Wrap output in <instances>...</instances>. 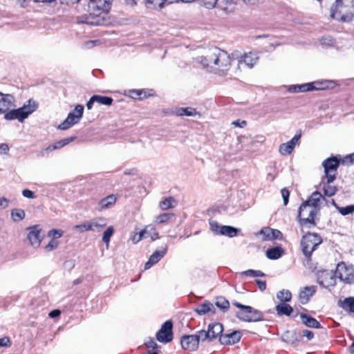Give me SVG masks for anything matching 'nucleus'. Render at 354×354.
Masks as SVG:
<instances>
[{
	"label": "nucleus",
	"instance_id": "f257e3e1",
	"mask_svg": "<svg viewBox=\"0 0 354 354\" xmlns=\"http://www.w3.org/2000/svg\"><path fill=\"white\" fill-rule=\"evenodd\" d=\"M319 208L304 201L299 208V223L301 226L309 224L308 227L316 225L315 221L316 215L318 214Z\"/></svg>",
	"mask_w": 354,
	"mask_h": 354
},
{
	"label": "nucleus",
	"instance_id": "f03ea898",
	"mask_svg": "<svg viewBox=\"0 0 354 354\" xmlns=\"http://www.w3.org/2000/svg\"><path fill=\"white\" fill-rule=\"evenodd\" d=\"M37 108V104L32 99L28 100L23 106L19 109H12L5 115L6 120H18L23 122L29 115L33 113Z\"/></svg>",
	"mask_w": 354,
	"mask_h": 354
},
{
	"label": "nucleus",
	"instance_id": "7ed1b4c3",
	"mask_svg": "<svg viewBox=\"0 0 354 354\" xmlns=\"http://www.w3.org/2000/svg\"><path fill=\"white\" fill-rule=\"evenodd\" d=\"M342 160L339 156H336L328 158L322 162L324 170V176L322 178V183L327 180L328 183H332L336 179L337 169L342 163Z\"/></svg>",
	"mask_w": 354,
	"mask_h": 354
},
{
	"label": "nucleus",
	"instance_id": "20e7f679",
	"mask_svg": "<svg viewBox=\"0 0 354 354\" xmlns=\"http://www.w3.org/2000/svg\"><path fill=\"white\" fill-rule=\"evenodd\" d=\"M233 305L241 309L236 313V317L242 321L247 322H256L263 319V313L250 306L243 305L237 301H234Z\"/></svg>",
	"mask_w": 354,
	"mask_h": 354
},
{
	"label": "nucleus",
	"instance_id": "39448f33",
	"mask_svg": "<svg viewBox=\"0 0 354 354\" xmlns=\"http://www.w3.org/2000/svg\"><path fill=\"white\" fill-rule=\"evenodd\" d=\"M322 243V237L317 233L308 232L301 241V249L307 258H310L317 246Z\"/></svg>",
	"mask_w": 354,
	"mask_h": 354
},
{
	"label": "nucleus",
	"instance_id": "423d86ee",
	"mask_svg": "<svg viewBox=\"0 0 354 354\" xmlns=\"http://www.w3.org/2000/svg\"><path fill=\"white\" fill-rule=\"evenodd\" d=\"M335 276L345 284L354 283V266L342 261L337 265Z\"/></svg>",
	"mask_w": 354,
	"mask_h": 354
},
{
	"label": "nucleus",
	"instance_id": "0eeeda50",
	"mask_svg": "<svg viewBox=\"0 0 354 354\" xmlns=\"http://www.w3.org/2000/svg\"><path fill=\"white\" fill-rule=\"evenodd\" d=\"M84 106L81 104L75 106L74 110L68 114L66 118L58 126L60 130H67L77 124L82 118Z\"/></svg>",
	"mask_w": 354,
	"mask_h": 354
},
{
	"label": "nucleus",
	"instance_id": "6e6552de",
	"mask_svg": "<svg viewBox=\"0 0 354 354\" xmlns=\"http://www.w3.org/2000/svg\"><path fill=\"white\" fill-rule=\"evenodd\" d=\"M216 58L214 60V68L213 71H219L221 72L227 71L230 69L231 65V59L227 52L218 48Z\"/></svg>",
	"mask_w": 354,
	"mask_h": 354
},
{
	"label": "nucleus",
	"instance_id": "1a4fd4ad",
	"mask_svg": "<svg viewBox=\"0 0 354 354\" xmlns=\"http://www.w3.org/2000/svg\"><path fill=\"white\" fill-rule=\"evenodd\" d=\"M335 272L329 270H319L317 272V281L323 288H330L336 285Z\"/></svg>",
	"mask_w": 354,
	"mask_h": 354
},
{
	"label": "nucleus",
	"instance_id": "9d476101",
	"mask_svg": "<svg viewBox=\"0 0 354 354\" xmlns=\"http://www.w3.org/2000/svg\"><path fill=\"white\" fill-rule=\"evenodd\" d=\"M173 324L170 320L166 321L156 333V339L160 342L168 343L172 340Z\"/></svg>",
	"mask_w": 354,
	"mask_h": 354
},
{
	"label": "nucleus",
	"instance_id": "9b49d317",
	"mask_svg": "<svg viewBox=\"0 0 354 354\" xmlns=\"http://www.w3.org/2000/svg\"><path fill=\"white\" fill-rule=\"evenodd\" d=\"M15 99L12 95L0 92V115L7 114L12 108L15 107Z\"/></svg>",
	"mask_w": 354,
	"mask_h": 354
},
{
	"label": "nucleus",
	"instance_id": "f8f14e48",
	"mask_svg": "<svg viewBox=\"0 0 354 354\" xmlns=\"http://www.w3.org/2000/svg\"><path fill=\"white\" fill-rule=\"evenodd\" d=\"M216 50H218L217 47L212 48L205 56L198 57V61L209 71H212L214 68V60L217 54Z\"/></svg>",
	"mask_w": 354,
	"mask_h": 354
},
{
	"label": "nucleus",
	"instance_id": "ddd939ff",
	"mask_svg": "<svg viewBox=\"0 0 354 354\" xmlns=\"http://www.w3.org/2000/svg\"><path fill=\"white\" fill-rule=\"evenodd\" d=\"M242 337L239 330H234L230 333H222L219 337V342L223 345H233L238 343Z\"/></svg>",
	"mask_w": 354,
	"mask_h": 354
},
{
	"label": "nucleus",
	"instance_id": "4468645a",
	"mask_svg": "<svg viewBox=\"0 0 354 354\" xmlns=\"http://www.w3.org/2000/svg\"><path fill=\"white\" fill-rule=\"evenodd\" d=\"M76 138H77L76 136H71V137H69V138H64V139L60 140H59L57 142H55L53 145H50L48 147H46V149L41 150L40 151V154H41V156H45L49 152H51V151H53L54 150L59 149L66 146L69 143L73 142Z\"/></svg>",
	"mask_w": 354,
	"mask_h": 354
},
{
	"label": "nucleus",
	"instance_id": "2eb2a0df",
	"mask_svg": "<svg viewBox=\"0 0 354 354\" xmlns=\"http://www.w3.org/2000/svg\"><path fill=\"white\" fill-rule=\"evenodd\" d=\"M182 348L189 351H195L198 348V339L194 335H185L181 337Z\"/></svg>",
	"mask_w": 354,
	"mask_h": 354
},
{
	"label": "nucleus",
	"instance_id": "dca6fc26",
	"mask_svg": "<svg viewBox=\"0 0 354 354\" xmlns=\"http://www.w3.org/2000/svg\"><path fill=\"white\" fill-rule=\"evenodd\" d=\"M29 232L27 236L30 243L32 246H39L41 241V228L39 225H33L27 229Z\"/></svg>",
	"mask_w": 354,
	"mask_h": 354
},
{
	"label": "nucleus",
	"instance_id": "f3484780",
	"mask_svg": "<svg viewBox=\"0 0 354 354\" xmlns=\"http://www.w3.org/2000/svg\"><path fill=\"white\" fill-rule=\"evenodd\" d=\"M167 251V245H165L161 248L160 250H156L150 257L145 264V269L147 270L152 267L153 265L157 263L166 254Z\"/></svg>",
	"mask_w": 354,
	"mask_h": 354
},
{
	"label": "nucleus",
	"instance_id": "a211bd4d",
	"mask_svg": "<svg viewBox=\"0 0 354 354\" xmlns=\"http://www.w3.org/2000/svg\"><path fill=\"white\" fill-rule=\"evenodd\" d=\"M167 251V245H165L161 248L160 250H156L150 257L145 264V269L147 270L152 267L153 265L157 263L166 254Z\"/></svg>",
	"mask_w": 354,
	"mask_h": 354
},
{
	"label": "nucleus",
	"instance_id": "6ab92c4d",
	"mask_svg": "<svg viewBox=\"0 0 354 354\" xmlns=\"http://www.w3.org/2000/svg\"><path fill=\"white\" fill-rule=\"evenodd\" d=\"M167 251V245H165L161 248L160 250H156L150 257L145 264V269L147 270L152 267L153 265L157 263L166 254Z\"/></svg>",
	"mask_w": 354,
	"mask_h": 354
},
{
	"label": "nucleus",
	"instance_id": "aec40b11",
	"mask_svg": "<svg viewBox=\"0 0 354 354\" xmlns=\"http://www.w3.org/2000/svg\"><path fill=\"white\" fill-rule=\"evenodd\" d=\"M328 81H316L311 83L299 84L301 92L310 91L313 90H323L328 88Z\"/></svg>",
	"mask_w": 354,
	"mask_h": 354
},
{
	"label": "nucleus",
	"instance_id": "412c9836",
	"mask_svg": "<svg viewBox=\"0 0 354 354\" xmlns=\"http://www.w3.org/2000/svg\"><path fill=\"white\" fill-rule=\"evenodd\" d=\"M260 234H262L263 236L264 241H270L278 239L280 240L282 239V233L278 230L272 229L270 227H263L260 231Z\"/></svg>",
	"mask_w": 354,
	"mask_h": 354
},
{
	"label": "nucleus",
	"instance_id": "4be33fe9",
	"mask_svg": "<svg viewBox=\"0 0 354 354\" xmlns=\"http://www.w3.org/2000/svg\"><path fill=\"white\" fill-rule=\"evenodd\" d=\"M316 286H306L302 289L299 295V301L302 304H305L308 303L310 298L313 297L315 293L316 292Z\"/></svg>",
	"mask_w": 354,
	"mask_h": 354
},
{
	"label": "nucleus",
	"instance_id": "5701e85b",
	"mask_svg": "<svg viewBox=\"0 0 354 354\" xmlns=\"http://www.w3.org/2000/svg\"><path fill=\"white\" fill-rule=\"evenodd\" d=\"M300 318L302 321V323L309 328H321L322 326L320 323L314 317L310 315H308L306 313H299Z\"/></svg>",
	"mask_w": 354,
	"mask_h": 354
},
{
	"label": "nucleus",
	"instance_id": "b1692460",
	"mask_svg": "<svg viewBox=\"0 0 354 354\" xmlns=\"http://www.w3.org/2000/svg\"><path fill=\"white\" fill-rule=\"evenodd\" d=\"M172 113L177 116H201V114L194 108L192 107H176Z\"/></svg>",
	"mask_w": 354,
	"mask_h": 354
},
{
	"label": "nucleus",
	"instance_id": "393cba45",
	"mask_svg": "<svg viewBox=\"0 0 354 354\" xmlns=\"http://www.w3.org/2000/svg\"><path fill=\"white\" fill-rule=\"evenodd\" d=\"M257 54L250 52L241 57L239 62V64H245L248 68H251L257 63Z\"/></svg>",
	"mask_w": 354,
	"mask_h": 354
},
{
	"label": "nucleus",
	"instance_id": "a878e982",
	"mask_svg": "<svg viewBox=\"0 0 354 354\" xmlns=\"http://www.w3.org/2000/svg\"><path fill=\"white\" fill-rule=\"evenodd\" d=\"M223 330V325L220 323L215 322L209 324L207 331L209 332L210 340L216 339L217 337H220Z\"/></svg>",
	"mask_w": 354,
	"mask_h": 354
},
{
	"label": "nucleus",
	"instance_id": "bb28decb",
	"mask_svg": "<svg viewBox=\"0 0 354 354\" xmlns=\"http://www.w3.org/2000/svg\"><path fill=\"white\" fill-rule=\"evenodd\" d=\"M281 339L291 345H295L298 343L299 339L297 333L295 330H286L281 335Z\"/></svg>",
	"mask_w": 354,
	"mask_h": 354
},
{
	"label": "nucleus",
	"instance_id": "cd10ccee",
	"mask_svg": "<svg viewBox=\"0 0 354 354\" xmlns=\"http://www.w3.org/2000/svg\"><path fill=\"white\" fill-rule=\"evenodd\" d=\"M80 0H71L72 3L78 2ZM104 6L103 8L106 10L107 8H109L108 3L105 1L103 0H89L88 2V12L89 13L91 12H95L97 10V8L100 6Z\"/></svg>",
	"mask_w": 354,
	"mask_h": 354
},
{
	"label": "nucleus",
	"instance_id": "c85d7f7f",
	"mask_svg": "<svg viewBox=\"0 0 354 354\" xmlns=\"http://www.w3.org/2000/svg\"><path fill=\"white\" fill-rule=\"evenodd\" d=\"M275 309L278 315L290 316L294 311L293 308L286 302H281L277 305Z\"/></svg>",
	"mask_w": 354,
	"mask_h": 354
},
{
	"label": "nucleus",
	"instance_id": "c756f323",
	"mask_svg": "<svg viewBox=\"0 0 354 354\" xmlns=\"http://www.w3.org/2000/svg\"><path fill=\"white\" fill-rule=\"evenodd\" d=\"M283 254V250L281 247H274L267 250L266 257L269 259L276 260L279 259Z\"/></svg>",
	"mask_w": 354,
	"mask_h": 354
},
{
	"label": "nucleus",
	"instance_id": "7c9ffc66",
	"mask_svg": "<svg viewBox=\"0 0 354 354\" xmlns=\"http://www.w3.org/2000/svg\"><path fill=\"white\" fill-rule=\"evenodd\" d=\"M339 306L344 310L350 313H354V297L345 298L339 301Z\"/></svg>",
	"mask_w": 354,
	"mask_h": 354
},
{
	"label": "nucleus",
	"instance_id": "2f4dec72",
	"mask_svg": "<svg viewBox=\"0 0 354 354\" xmlns=\"http://www.w3.org/2000/svg\"><path fill=\"white\" fill-rule=\"evenodd\" d=\"M239 230V229L230 225H223L219 232L220 235H225L232 238L237 235Z\"/></svg>",
	"mask_w": 354,
	"mask_h": 354
},
{
	"label": "nucleus",
	"instance_id": "473e14b6",
	"mask_svg": "<svg viewBox=\"0 0 354 354\" xmlns=\"http://www.w3.org/2000/svg\"><path fill=\"white\" fill-rule=\"evenodd\" d=\"M116 198L114 195H109L102 198L99 203V206L101 209H106L115 204Z\"/></svg>",
	"mask_w": 354,
	"mask_h": 354
},
{
	"label": "nucleus",
	"instance_id": "72a5a7b5",
	"mask_svg": "<svg viewBox=\"0 0 354 354\" xmlns=\"http://www.w3.org/2000/svg\"><path fill=\"white\" fill-rule=\"evenodd\" d=\"M91 221V227L92 231L100 232L102 228H104L106 225V219L103 218H97Z\"/></svg>",
	"mask_w": 354,
	"mask_h": 354
},
{
	"label": "nucleus",
	"instance_id": "f704fd0d",
	"mask_svg": "<svg viewBox=\"0 0 354 354\" xmlns=\"http://www.w3.org/2000/svg\"><path fill=\"white\" fill-rule=\"evenodd\" d=\"M211 311H214V307L213 304L209 301H205L196 309V312L199 315H205Z\"/></svg>",
	"mask_w": 354,
	"mask_h": 354
},
{
	"label": "nucleus",
	"instance_id": "c9c22d12",
	"mask_svg": "<svg viewBox=\"0 0 354 354\" xmlns=\"http://www.w3.org/2000/svg\"><path fill=\"white\" fill-rule=\"evenodd\" d=\"M321 183L323 184L324 195L330 197L336 194L337 189L335 186L331 185V183H328L327 180H325L324 183L321 182Z\"/></svg>",
	"mask_w": 354,
	"mask_h": 354
},
{
	"label": "nucleus",
	"instance_id": "e433bc0d",
	"mask_svg": "<svg viewBox=\"0 0 354 354\" xmlns=\"http://www.w3.org/2000/svg\"><path fill=\"white\" fill-rule=\"evenodd\" d=\"M25 216L26 213L24 209L15 208L11 211V217L15 222L23 220L25 218Z\"/></svg>",
	"mask_w": 354,
	"mask_h": 354
},
{
	"label": "nucleus",
	"instance_id": "4c0bfd02",
	"mask_svg": "<svg viewBox=\"0 0 354 354\" xmlns=\"http://www.w3.org/2000/svg\"><path fill=\"white\" fill-rule=\"evenodd\" d=\"M323 198L322 194L317 191L314 192L311 196L309 197L308 200L306 201L308 202V203L313 205L315 207L319 208V202L321 198Z\"/></svg>",
	"mask_w": 354,
	"mask_h": 354
},
{
	"label": "nucleus",
	"instance_id": "58836bf2",
	"mask_svg": "<svg viewBox=\"0 0 354 354\" xmlns=\"http://www.w3.org/2000/svg\"><path fill=\"white\" fill-rule=\"evenodd\" d=\"M277 298L281 302H288L291 300L292 294L288 290H282L277 292Z\"/></svg>",
	"mask_w": 354,
	"mask_h": 354
},
{
	"label": "nucleus",
	"instance_id": "ea45409f",
	"mask_svg": "<svg viewBox=\"0 0 354 354\" xmlns=\"http://www.w3.org/2000/svg\"><path fill=\"white\" fill-rule=\"evenodd\" d=\"M94 96H95V98H93V100H95L96 102H97L100 104L110 106L112 104V103L113 102V98L111 97L102 96V95H94Z\"/></svg>",
	"mask_w": 354,
	"mask_h": 354
},
{
	"label": "nucleus",
	"instance_id": "a19ab883",
	"mask_svg": "<svg viewBox=\"0 0 354 354\" xmlns=\"http://www.w3.org/2000/svg\"><path fill=\"white\" fill-rule=\"evenodd\" d=\"M215 305L223 311L227 310L230 307L229 301L223 297L216 298Z\"/></svg>",
	"mask_w": 354,
	"mask_h": 354
},
{
	"label": "nucleus",
	"instance_id": "79ce46f5",
	"mask_svg": "<svg viewBox=\"0 0 354 354\" xmlns=\"http://www.w3.org/2000/svg\"><path fill=\"white\" fill-rule=\"evenodd\" d=\"M293 150L294 147L289 143V142L283 143L279 146V152L283 156L290 154Z\"/></svg>",
	"mask_w": 354,
	"mask_h": 354
},
{
	"label": "nucleus",
	"instance_id": "37998d69",
	"mask_svg": "<svg viewBox=\"0 0 354 354\" xmlns=\"http://www.w3.org/2000/svg\"><path fill=\"white\" fill-rule=\"evenodd\" d=\"M175 202L173 197H168L160 202L159 206L162 210H166L173 207L172 203Z\"/></svg>",
	"mask_w": 354,
	"mask_h": 354
},
{
	"label": "nucleus",
	"instance_id": "c03bdc74",
	"mask_svg": "<svg viewBox=\"0 0 354 354\" xmlns=\"http://www.w3.org/2000/svg\"><path fill=\"white\" fill-rule=\"evenodd\" d=\"M320 43L323 47H332L335 46V40L330 36H324L320 39Z\"/></svg>",
	"mask_w": 354,
	"mask_h": 354
},
{
	"label": "nucleus",
	"instance_id": "a18cd8bd",
	"mask_svg": "<svg viewBox=\"0 0 354 354\" xmlns=\"http://www.w3.org/2000/svg\"><path fill=\"white\" fill-rule=\"evenodd\" d=\"M114 232V228L112 226H109L103 233L102 241L109 246L111 237L113 236Z\"/></svg>",
	"mask_w": 354,
	"mask_h": 354
},
{
	"label": "nucleus",
	"instance_id": "49530a36",
	"mask_svg": "<svg viewBox=\"0 0 354 354\" xmlns=\"http://www.w3.org/2000/svg\"><path fill=\"white\" fill-rule=\"evenodd\" d=\"M74 229L76 230H78L80 232H84L86 231H92L91 227V221H85L84 223L77 225L74 227Z\"/></svg>",
	"mask_w": 354,
	"mask_h": 354
},
{
	"label": "nucleus",
	"instance_id": "de8ad7c7",
	"mask_svg": "<svg viewBox=\"0 0 354 354\" xmlns=\"http://www.w3.org/2000/svg\"><path fill=\"white\" fill-rule=\"evenodd\" d=\"M196 336V338L198 339V344H199V342H204L205 340L211 341L210 337H209V332L205 330H201L197 333V334L194 335Z\"/></svg>",
	"mask_w": 354,
	"mask_h": 354
},
{
	"label": "nucleus",
	"instance_id": "09e8293b",
	"mask_svg": "<svg viewBox=\"0 0 354 354\" xmlns=\"http://www.w3.org/2000/svg\"><path fill=\"white\" fill-rule=\"evenodd\" d=\"M241 275H245L252 277H264L265 274L261 270H248L243 271L241 273Z\"/></svg>",
	"mask_w": 354,
	"mask_h": 354
},
{
	"label": "nucleus",
	"instance_id": "8fccbe9b",
	"mask_svg": "<svg viewBox=\"0 0 354 354\" xmlns=\"http://www.w3.org/2000/svg\"><path fill=\"white\" fill-rule=\"evenodd\" d=\"M337 209L343 216L348 215L354 212V205H350L346 207H337Z\"/></svg>",
	"mask_w": 354,
	"mask_h": 354
},
{
	"label": "nucleus",
	"instance_id": "3c124183",
	"mask_svg": "<svg viewBox=\"0 0 354 354\" xmlns=\"http://www.w3.org/2000/svg\"><path fill=\"white\" fill-rule=\"evenodd\" d=\"M343 5L342 0H336L335 3L332 6L330 9V17L333 19L336 17V14L337 12V10L339 7H342Z\"/></svg>",
	"mask_w": 354,
	"mask_h": 354
},
{
	"label": "nucleus",
	"instance_id": "603ef678",
	"mask_svg": "<svg viewBox=\"0 0 354 354\" xmlns=\"http://www.w3.org/2000/svg\"><path fill=\"white\" fill-rule=\"evenodd\" d=\"M173 214L171 213H163L156 217V222L158 223H165L168 221L172 216Z\"/></svg>",
	"mask_w": 354,
	"mask_h": 354
},
{
	"label": "nucleus",
	"instance_id": "864d4df0",
	"mask_svg": "<svg viewBox=\"0 0 354 354\" xmlns=\"http://www.w3.org/2000/svg\"><path fill=\"white\" fill-rule=\"evenodd\" d=\"M146 227H148V232L147 233V237L149 236L152 241L159 239L158 233L154 227L149 225Z\"/></svg>",
	"mask_w": 354,
	"mask_h": 354
},
{
	"label": "nucleus",
	"instance_id": "5fc2aeb1",
	"mask_svg": "<svg viewBox=\"0 0 354 354\" xmlns=\"http://www.w3.org/2000/svg\"><path fill=\"white\" fill-rule=\"evenodd\" d=\"M209 223L210 230L215 234H220L219 232L223 225H220L217 221H212V220H210Z\"/></svg>",
	"mask_w": 354,
	"mask_h": 354
},
{
	"label": "nucleus",
	"instance_id": "6e6d98bb",
	"mask_svg": "<svg viewBox=\"0 0 354 354\" xmlns=\"http://www.w3.org/2000/svg\"><path fill=\"white\" fill-rule=\"evenodd\" d=\"M354 163V152L351 154L346 155L342 160V165H353Z\"/></svg>",
	"mask_w": 354,
	"mask_h": 354
},
{
	"label": "nucleus",
	"instance_id": "4d7b16f0",
	"mask_svg": "<svg viewBox=\"0 0 354 354\" xmlns=\"http://www.w3.org/2000/svg\"><path fill=\"white\" fill-rule=\"evenodd\" d=\"M58 245H59V242L56 239H53L49 241L48 244L45 247V249L46 251L50 252V251H52V250L56 249L58 247Z\"/></svg>",
	"mask_w": 354,
	"mask_h": 354
},
{
	"label": "nucleus",
	"instance_id": "13d9d810",
	"mask_svg": "<svg viewBox=\"0 0 354 354\" xmlns=\"http://www.w3.org/2000/svg\"><path fill=\"white\" fill-rule=\"evenodd\" d=\"M281 196L283 198V205H287L289 201L290 192L284 187L281 189Z\"/></svg>",
	"mask_w": 354,
	"mask_h": 354
},
{
	"label": "nucleus",
	"instance_id": "bf43d9fd",
	"mask_svg": "<svg viewBox=\"0 0 354 354\" xmlns=\"http://www.w3.org/2000/svg\"><path fill=\"white\" fill-rule=\"evenodd\" d=\"M147 2L149 4H153L154 6L158 5L160 8H162L165 3H171L172 0H146Z\"/></svg>",
	"mask_w": 354,
	"mask_h": 354
},
{
	"label": "nucleus",
	"instance_id": "052dcab7",
	"mask_svg": "<svg viewBox=\"0 0 354 354\" xmlns=\"http://www.w3.org/2000/svg\"><path fill=\"white\" fill-rule=\"evenodd\" d=\"M63 234V231L61 230H51L49 231L48 232V236H53V238L57 239V238H59L62 236Z\"/></svg>",
	"mask_w": 354,
	"mask_h": 354
},
{
	"label": "nucleus",
	"instance_id": "680f3d73",
	"mask_svg": "<svg viewBox=\"0 0 354 354\" xmlns=\"http://www.w3.org/2000/svg\"><path fill=\"white\" fill-rule=\"evenodd\" d=\"M22 195L25 198H31V199L35 198L37 197L35 192H33L32 191L28 189H25L22 191Z\"/></svg>",
	"mask_w": 354,
	"mask_h": 354
},
{
	"label": "nucleus",
	"instance_id": "e2e57ef3",
	"mask_svg": "<svg viewBox=\"0 0 354 354\" xmlns=\"http://www.w3.org/2000/svg\"><path fill=\"white\" fill-rule=\"evenodd\" d=\"M145 344L149 348L158 349V345L153 338H151L149 340H147Z\"/></svg>",
	"mask_w": 354,
	"mask_h": 354
},
{
	"label": "nucleus",
	"instance_id": "0e129e2a",
	"mask_svg": "<svg viewBox=\"0 0 354 354\" xmlns=\"http://www.w3.org/2000/svg\"><path fill=\"white\" fill-rule=\"evenodd\" d=\"M11 345L10 340L8 337L0 338V347H9Z\"/></svg>",
	"mask_w": 354,
	"mask_h": 354
},
{
	"label": "nucleus",
	"instance_id": "69168bd1",
	"mask_svg": "<svg viewBox=\"0 0 354 354\" xmlns=\"http://www.w3.org/2000/svg\"><path fill=\"white\" fill-rule=\"evenodd\" d=\"M129 93H130V96L132 97V98H140V99H142L143 97L142 96V94L143 93V91L140 90V91H138V90H131L129 91Z\"/></svg>",
	"mask_w": 354,
	"mask_h": 354
},
{
	"label": "nucleus",
	"instance_id": "338daca9",
	"mask_svg": "<svg viewBox=\"0 0 354 354\" xmlns=\"http://www.w3.org/2000/svg\"><path fill=\"white\" fill-rule=\"evenodd\" d=\"M217 1L218 0H202V2L207 8L210 9L215 6Z\"/></svg>",
	"mask_w": 354,
	"mask_h": 354
},
{
	"label": "nucleus",
	"instance_id": "774afa93",
	"mask_svg": "<svg viewBox=\"0 0 354 354\" xmlns=\"http://www.w3.org/2000/svg\"><path fill=\"white\" fill-rule=\"evenodd\" d=\"M10 201L5 197H0V208L5 209L8 207Z\"/></svg>",
	"mask_w": 354,
	"mask_h": 354
}]
</instances>
